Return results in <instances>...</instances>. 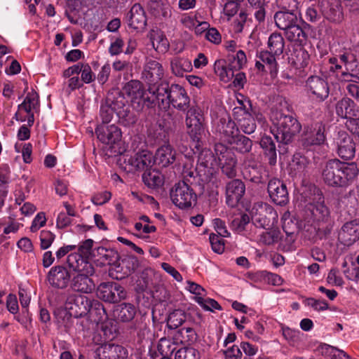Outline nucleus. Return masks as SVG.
<instances>
[{
  "instance_id": "bf43d9fd",
  "label": "nucleus",
  "mask_w": 359,
  "mask_h": 359,
  "mask_svg": "<svg viewBox=\"0 0 359 359\" xmlns=\"http://www.w3.org/2000/svg\"><path fill=\"white\" fill-rule=\"evenodd\" d=\"M247 63V57L245 52L242 50H239L236 52L233 56V60L231 65L236 70L243 68Z\"/></svg>"
},
{
  "instance_id": "4c0bfd02",
  "label": "nucleus",
  "mask_w": 359,
  "mask_h": 359,
  "mask_svg": "<svg viewBox=\"0 0 359 359\" xmlns=\"http://www.w3.org/2000/svg\"><path fill=\"white\" fill-rule=\"evenodd\" d=\"M172 73L177 76H182L184 73L189 72L193 69L191 60L184 57H175L170 61Z\"/></svg>"
},
{
  "instance_id": "cd10ccee",
  "label": "nucleus",
  "mask_w": 359,
  "mask_h": 359,
  "mask_svg": "<svg viewBox=\"0 0 359 359\" xmlns=\"http://www.w3.org/2000/svg\"><path fill=\"white\" fill-rule=\"evenodd\" d=\"M220 123L217 126V130L221 134L222 137L229 144L235 141L239 134V129L234 121L228 118H222Z\"/></svg>"
},
{
  "instance_id": "13d9d810",
  "label": "nucleus",
  "mask_w": 359,
  "mask_h": 359,
  "mask_svg": "<svg viewBox=\"0 0 359 359\" xmlns=\"http://www.w3.org/2000/svg\"><path fill=\"white\" fill-rule=\"evenodd\" d=\"M210 243L212 250L218 254H222L224 250V241L217 235L211 233L209 236Z\"/></svg>"
},
{
  "instance_id": "a18cd8bd",
  "label": "nucleus",
  "mask_w": 359,
  "mask_h": 359,
  "mask_svg": "<svg viewBox=\"0 0 359 359\" xmlns=\"http://www.w3.org/2000/svg\"><path fill=\"white\" fill-rule=\"evenodd\" d=\"M256 280H264L269 284L279 286L283 284V278L278 274L268 272L266 271H258L255 273Z\"/></svg>"
},
{
  "instance_id": "4d7b16f0",
  "label": "nucleus",
  "mask_w": 359,
  "mask_h": 359,
  "mask_svg": "<svg viewBox=\"0 0 359 359\" xmlns=\"http://www.w3.org/2000/svg\"><path fill=\"white\" fill-rule=\"evenodd\" d=\"M186 289L191 293L195 294V300L197 302L198 296L205 297L206 295L205 290L200 285L191 280L187 281Z\"/></svg>"
},
{
  "instance_id": "7c9ffc66",
  "label": "nucleus",
  "mask_w": 359,
  "mask_h": 359,
  "mask_svg": "<svg viewBox=\"0 0 359 359\" xmlns=\"http://www.w3.org/2000/svg\"><path fill=\"white\" fill-rule=\"evenodd\" d=\"M93 274L78 273L72 280V287L74 290L82 293H90L95 289V284L89 278Z\"/></svg>"
},
{
  "instance_id": "a211bd4d",
  "label": "nucleus",
  "mask_w": 359,
  "mask_h": 359,
  "mask_svg": "<svg viewBox=\"0 0 359 359\" xmlns=\"http://www.w3.org/2000/svg\"><path fill=\"white\" fill-rule=\"evenodd\" d=\"M163 74V68L158 61L154 60L147 61L142 72V78L149 86H158V83L162 79Z\"/></svg>"
},
{
  "instance_id": "5fc2aeb1",
  "label": "nucleus",
  "mask_w": 359,
  "mask_h": 359,
  "mask_svg": "<svg viewBox=\"0 0 359 359\" xmlns=\"http://www.w3.org/2000/svg\"><path fill=\"white\" fill-rule=\"evenodd\" d=\"M309 163L308 159L299 154H296L293 156L292 168L298 173L303 172Z\"/></svg>"
},
{
  "instance_id": "e433bc0d",
  "label": "nucleus",
  "mask_w": 359,
  "mask_h": 359,
  "mask_svg": "<svg viewBox=\"0 0 359 359\" xmlns=\"http://www.w3.org/2000/svg\"><path fill=\"white\" fill-rule=\"evenodd\" d=\"M120 118H123L129 116L128 113H129L128 108L123 109V110H116L115 109V104H114V107L104 104H102L100 108V118L102 119V123L107 125V123H109L114 117V112Z\"/></svg>"
},
{
  "instance_id": "f3484780",
  "label": "nucleus",
  "mask_w": 359,
  "mask_h": 359,
  "mask_svg": "<svg viewBox=\"0 0 359 359\" xmlns=\"http://www.w3.org/2000/svg\"><path fill=\"white\" fill-rule=\"evenodd\" d=\"M271 201L279 205H284L289 201V195L285 183L278 178L269 180L267 187Z\"/></svg>"
},
{
  "instance_id": "8fccbe9b",
  "label": "nucleus",
  "mask_w": 359,
  "mask_h": 359,
  "mask_svg": "<svg viewBox=\"0 0 359 359\" xmlns=\"http://www.w3.org/2000/svg\"><path fill=\"white\" fill-rule=\"evenodd\" d=\"M176 344L170 339L162 337L157 344V350L161 355H171L175 349Z\"/></svg>"
},
{
  "instance_id": "c756f323",
  "label": "nucleus",
  "mask_w": 359,
  "mask_h": 359,
  "mask_svg": "<svg viewBox=\"0 0 359 359\" xmlns=\"http://www.w3.org/2000/svg\"><path fill=\"white\" fill-rule=\"evenodd\" d=\"M294 8H285L287 11H280L275 14V23L279 29L285 31L294 23L299 22L297 15L294 13Z\"/></svg>"
},
{
  "instance_id": "6ab92c4d",
  "label": "nucleus",
  "mask_w": 359,
  "mask_h": 359,
  "mask_svg": "<svg viewBox=\"0 0 359 359\" xmlns=\"http://www.w3.org/2000/svg\"><path fill=\"white\" fill-rule=\"evenodd\" d=\"M70 274L67 269L61 265L53 266L48 273L47 280L55 288L64 289L67 287Z\"/></svg>"
},
{
  "instance_id": "423d86ee",
  "label": "nucleus",
  "mask_w": 359,
  "mask_h": 359,
  "mask_svg": "<svg viewBox=\"0 0 359 359\" xmlns=\"http://www.w3.org/2000/svg\"><path fill=\"white\" fill-rule=\"evenodd\" d=\"M157 95L156 101H161L164 109L171 103L175 108L185 111L189 104V97L186 90L177 84L171 85L170 88L166 84H161L157 88Z\"/></svg>"
},
{
  "instance_id": "de8ad7c7",
  "label": "nucleus",
  "mask_w": 359,
  "mask_h": 359,
  "mask_svg": "<svg viewBox=\"0 0 359 359\" xmlns=\"http://www.w3.org/2000/svg\"><path fill=\"white\" fill-rule=\"evenodd\" d=\"M186 316L184 312L182 310H175L170 313L167 325L170 329H176L185 321Z\"/></svg>"
},
{
  "instance_id": "f257e3e1",
  "label": "nucleus",
  "mask_w": 359,
  "mask_h": 359,
  "mask_svg": "<svg viewBox=\"0 0 359 359\" xmlns=\"http://www.w3.org/2000/svg\"><path fill=\"white\" fill-rule=\"evenodd\" d=\"M282 108H273L270 114L271 132L278 142L287 144L301 130V124Z\"/></svg>"
},
{
  "instance_id": "864d4df0",
  "label": "nucleus",
  "mask_w": 359,
  "mask_h": 359,
  "mask_svg": "<svg viewBox=\"0 0 359 359\" xmlns=\"http://www.w3.org/2000/svg\"><path fill=\"white\" fill-rule=\"evenodd\" d=\"M55 239V235L48 230H42L39 234L40 248L41 250L49 248Z\"/></svg>"
},
{
  "instance_id": "c85d7f7f",
  "label": "nucleus",
  "mask_w": 359,
  "mask_h": 359,
  "mask_svg": "<svg viewBox=\"0 0 359 359\" xmlns=\"http://www.w3.org/2000/svg\"><path fill=\"white\" fill-rule=\"evenodd\" d=\"M39 104L38 95L36 92L28 93L24 102L19 105V114L28 113V126L30 127L34 122L33 110L36 109Z\"/></svg>"
},
{
  "instance_id": "37998d69",
  "label": "nucleus",
  "mask_w": 359,
  "mask_h": 359,
  "mask_svg": "<svg viewBox=\"0 0 359 359\" xmlns=\"http://www.w3.org/2000/svg\"><path fill=\"white\" fill-rule=\"evenodd\" d=\"M320 353L328 359H351L344 351L337 349L328 344H323L319 346Z\"/></svg>"
},
{
  "instance_id": "4be33fe9",
  "label": "nucleus",
  "mask_w": 359,
  "mask_h": 359,
  "mask_svg": "<svg viewBox=\"0 0 359 359\" xmlns=\"http://www.w3.org/2000/svg\"><path fill=\"white\" fill-rule=\"evenodd\" d=\"M245 191V187L240 180L229 182L226 188V203L230 207L236 206Z\"/></svg>"
},
{
  "instance_id": "603ef678",
  "label": "nucleus",
  "mask_w": 359,
  "mask_h": 359,
  "mask_svg": "<svg viewBox=\"0 0 359 359\" xmlns=\"http://www.w3.org/2000/svg\"><path fill=\"white\" fill-rule=\"evenodd\" d=\"M175 359H201L198 350L193 347H183L175 353Z\"/></svg>"
},
{
  "instance_id": "58836bf2",
  "label": "nucleus",
  "mask_w": 359,
  "mask_h": 359,
  "mask_svg": "<svg viewBox=\"0 0 359 359\" xmlns=\"http://www.w3.org/2000/svg\"><path fill=\"white\" fill-rule=\"evenodd\" d=\"M260 146L268 156L269 164L274 165L276 163L277 154L276 144L272 138L268 135H263L260 140Z\"/></svg>"
},
{
  "instance_id": "69168bd1",
  "label": "nucleus",
  "mask_w": 359,
  "mask_h": 359,
  "mask_svg": "<svg viewBox=\"0 0 359 359\" xmlns=\"http://www.w3.org/2000/svg\"><path fill=\"white\" fill-rule=\"evenodd\" d=\"M205 39L214 44H219L222 42V36L215 27H210L205 34Z\"/></svg>"
},
{
  "instance_id": "680f3d73",
  "label": "nucleus",
  "mask_w": 359,
  "mask_h": 359,
  "mask_svg": "<svg viewBox=\"0 0 359 359\" xmlns=\"http://www.w3.org/2000/svg\"><path fill=\"white\" fill-rule=\"evenodd\" d=\"M225 359H241L242 358V352L241 346L234 344L226 347L224 351Z\"/></svg>"
},
{
  "instance_id": "6e6552de",
  "label": "nucleus",
  "mask_w": 359,
  "mask_h": 359,
  "mask_svg": "<svg viewBox=\"0 0 359 359\" xmlns=\"http://www.w3.org/2000/svg\"><path fill=\"white\" fill-rule=\"evenodd\" d=\"M121 168L127 172L151 168L154 164V156L147 149H142L131 154H125L119 158Z\"/></svg>"
},
{
  "instance_id": "0eeeda50",
  "label": "nucleus",
  "mask_w": 359,
  "mask_h": 359,
  "mask_svg": "<svg viewBox=\"0 0 359 359\" xmlns=\"http://www.w3.org/2000/svg\"><path fill=\"white\" fill-rule=\"evenodd\" d=\"M250 102L247 100L237 98V104L233 109V116L237 121L241 130L246 134L250 135L256 129L255 118L260 124L265 123V118L262 114H255V117L249 112Z\"/></svg>"
},
{
  "instance_id": "72a5a7b5",
  "label": "nucleus",
  "mask_w": 359,
  "mask_h": 359,
  "mask_svg": "<svg viewBox=\"0 0 359 359\" xmlns=\"http://www.w3.org/2000/svg\"><path fill=\"white\" fill-rule=\"evenodd\" d=\"M197 338L198 336L196 331L190 327H181L172 334V340L177 344H192L196 341Z\"/></svg>"
},
{
  "instance_id": "39448f33",
  "label": "nucleus",
  "mask_w": 359,
  "mask_h": 359,
  "mask_svg": "<svg viewBox=\"0 0 359 359\" xmlns=\"http://www.w3.org/2000/svg\"><path fill=\"white\" fill-rule=\"evenodd\" d=\"M158 86H150L146 91L141 82L132 80L123 88V92L130 99L133 107L137 111L144 106L151 107L156 101Z\"/></svg>"
},
{
  "instance_id": "338daca9",
  "label": "nucleus",
  "mask_w": 359,
  "mask_h": 359,
  "mask_svg": "<svg viewBox=\"0 0 359 359\" xmlns=\"http://www.w3.org/2000/svg\"><path fill=\"white\" fill-rule=\"evenodd\" d=\"M46 222V217L45 213L43 212H39L34 218L30 230L32 232H36L41 227L43 226Z\"/></svg>"
},
{
  "instance_id": "6e6d98bb",
  "label": "nucleus",
  "mask_w": 359,
  "mask_h": 359,
  "mask_svg": "<svg viewBox=\"0 0 359 359\" xmlns=\"http://www.w3.org/2000/svg\"><path fill=\"white\" fill-rule=\"evenodd\" d=\"M205 297L198 296L197 297V303L206 311H213L214 310H221L222 307L213 299L204 298Z\"/></svg>"
},
{
  "instance_id": "aec40b11",
  "label": "nucleus",
  "mask_w": 359,
  "mask_h": 359,
  "mask_svg": "<svg viewBox=\"0 0 359 359\" xmlns=\"http://www.w3.org/2000/svg\"><path fill=\"white\" fill-rule=\"evenodd\" d=\"M306 89L310 96L318 101L328 97L329 88L327 83L319 76H310L306 81Z\"/></svg>"
},
{
  "instance_id": "a19ab883",
  "label": "nucleus",
  "mask_w": 359,
  "mask_h": 359,
  "mask_svg": "<svg viewBox=\"0 0 359 359\" xmlns=\"http://www.w3.org/2000/svg\"><path fill=\"white\" fill-rule=\"evenodd\" d=\"M144 183L149 188H157L163 184V175L157 170L146 171L142 175Z\"/></svg>"
},
{
  "instance_id": "a878e982",
  "label": "nucleus",
  "mask_w": 359,
  "mask_h": 359,
  "mask_svg": "<svg viewBox=\"0 0 359 359\" xmlns=\"http://www.w3.org/2000/svg\"><path fill=\"white\" fill-rule=\"evenodd\" d=\"M154 156V163L162 167L172 164L176 158V151L168 143H165L158 147Z\"/></svg>"
},
{
  "instance_id": "4468645a",
  "label": "nucleus",
  "mask_w": 359,
  "mask_h": 359,
  "mask_svg": "<svg viewBox=\"0 0 359 359\" xmlns=\"http://www.w3.org/2000/svg\"><path fill=\"white\" fill-rule=\"evenodd\" d=\"M185 123L187 133L191 141L194 143H198L201 140L204 129L202 117L197 108L193 107L188 109Z\"/></svg>"
},
{
  "instance_id": "1a4fd4ad",
  "label": "nucleus",
  "mask_w": 359,
  "mask_h": 359,
  "mask_svg": "<svg viewBox=\"0 0 359 359\" xmlns=\"http://www.w3.org/2000/svg\"><path fill=\"white\" fill-rule=\"evenodd\" d=\"M97 138L103 144L109 147L108 156H116L121 154L123 149L120 147L121 142L122 133L121 129L116 125L98 126L95 130Z\"/></svg>"
},
{
  "instance_id": "ddd939ff",
  "label": "nucleus",
  "mask_w": 359,
  "mask_h": 359,
  "mask_svg": "<svg viewBox=\"0 0 359 359\" xmlns=\"http://www.w3.org/2000/svg\"><path fill=\"white\" fill-rule=\"evenodd\" d=\"M99 299L109 303H116L127 297L125 288L117 283H102L97 289Z\"/></svg>"
},
{
  "instance_id": "f03ea898",
  "label": "nucleus",
  "mask_w": 359,
  "mask_h": 359,
  "mask_svg": "<svg viewBox=\"0 0 359 359\" xmlns=\"http://www.w3.org/2000/svg\"><path fill=\"white\" fill-rule=\"evenodd\" d=\"M359 170L354 163L329 161L322 170L323 181L332 187H346L358 176Z\"/></svg>"
},
{
  "instance_id": "ea45409f",
  "label": "nucleus",
  "mask_w": 359,
  "mask_h": 359,
  "mask_svg": "<svg viewBox=\"0 0 359 359\" xmlns=\"http://www.w3.org/2000/svg\"><path fill=\"white\" fill-rule=\"evenodd\" d=\"M286 38L292 42L302 44L306 41V34L299 25V22L294 23L290 28L285 30Z\"/></svg>"
},
{
  "instance_id": "0e129e2a",
  "label": "nucleus",
  "mask_w": 359,
  "mask_h": 359,
  "mask_svg": "<svg viewBox=\"0 0 359 359\" xmlns=\"http://www.w3.org/2000/svg\"><path fill=\"white\" fill-rule=\"evenodd\" d=\"M238 9V1L228 0L224 6L223 13L227 17V20H229L237 13Z\"/></svg>"
},
{
  "instance_id": "9d476101",
  "label": "nucleus",
  "mask_w": 359,
  "mask_h": 359,
  "mask_svg": "<svg viewBox=\"0 0 359 359\" xmlns=\"http://www.w3.org/2000/svg\"><path fill=\"white\" fill-rule=\"evenodd\" d=\"M172 203L180 209L191 207L196 201V194L184 181L175 184L170 193Z\"/></svg>"
},
{
  "instance_id": "b1692460",
  "label": "nucleus",
  "mask_w": 359,
  "mask_h": 359,
  "mask_svg": "<svg viewBox=\"0 0 359 359\" xmlns=\"http://www.w3.org/2000/svg\"><path fill=\"white\" fill-rule=\"evenodd\" d=\"M339 239L346 245H351L359 239V219L344 224L339 233Z\"/></svg>"
},
{
  "instance_id": "bb28decb",
  "label": "nucleus",
  "mask_w": 359,
  "mask_h": 359,
  "mask_svg": "<svg viewBox=\"0 0 359 359\" xmlns=\"http://www.w3.org/2000/svg\"><path fill=\"white\" fill-rule=\"evenodd\" d=\"M129 27L135 30L143 29L147 24L144 9L140 4L132 6L127 16Z\"/></svg>"
},
{
  "instance_id": "e2e57ef3",
  "label": "nucleus",
  "mask_w": 359,
  "mask_h": 359,
  "mask_svg": "<svg viewBox=\"0 0 359 359\" xmlns=\"http://www.w3.org/2000/svg\"><path fill=\"white\" fill-rule=\"evenodd\" d=\"M240 346L245 355L244 359H251L258 352V347L257 346L252 345L247 341H242Z\"/></svg>"
},
{
  "instance_id": "473e14b6",
  "label": "nucleus",
  "mask_w": 359,
  "mask_h": 359,
  "mask_svg": "<svg viewBox=\"0 0 359 359\" xmlns=\"http://www.w3.org/2000/svg\"><path fill=\"white\" fill-rule=\"evenodd\" d=\"M114 316L121 322H130L136 315V307L130 303H121L115 306Z\"/></svg>"
},
{
  "instance_id": "5701e85b",
  "label": "nucleus",
  "mask_w": 359,
  "mask_h": 359,
  "mask_svg": "<svg viewBox=\"0 0 359 359\" xmlns=\"http://www.w3.org/2000/svg\"><path fill=\"white\" fill-rule=\"evenodd\" d=\"M67 264L70 269L78 273L93 274L95 273L92 264L83 258L80 253L74 252L69 255Z\"/></svg>"
},
{
  "instance_id": "79ce46f5",
  "label": "nucleus",
  "mask_w": 359,
  "mask_h": 359,
  "mask_svg": "<svg viewBox=\"0 0 359 359\" xmlns=\"http://www.w3.org/2000/svg\"><path fill=\"white\" fill-rule=\"evenodd\" d=\"M267 46L271 53L280 55L283 53L285 47V41L280 34L273 33L268 39Z\"/></svg>"
},
{
  "instance_id": "09e8293b",
  "label": "nucleus",
  "mask_w": 359,
  "mask_h": 359,
  "mask_svg": "<svg viewBox=\"0 0 359 359\" xmlns=\"http://www.w3.org/2000/svg\"><path fill=\"white\" fill-rule=\"evenodd\" d=\"M230 144H233V147L239 151L240 153L245 154L249 152L252 146V142L250 138L239 135L236 138H235V141Z\"/></svg>"
},
{
  "instance_id": "052dcab7",
  "label": "nucleus",
  "mask_w": 359,
  "mask_h": 359,
  "mask_svg": "<svg viewBox=\"0 0 359 359\" xmlns=\"http://www.w3.org/2000/svg\"><path fill=\"white\" fill-rule=\"evenodd\" d=\"M81 68V80L85 83H90L95 79V75L93 72L91 67L88 64H80Z\"/></svg>"
},
{
  "instance_id": "dca6fc26",
  "label": "nucleus",
  "mask_w": 359,
  "mask_h": 359,
  "mask_svg": "<svg viewBox=\"0 0 359 359\" xmlns=\"http://www.w3.org/2000/svg\"><path fill=\"white\" fill-rule=\"evenodd\" d=\"M337 153L341 158L351 159L355 153V145L351 136L346 131H339L334 138Z\"/></svg>"
},
{
  "instance_id": "f704fd0d",
  "label": "nucleus",
  "mask_w": 359,
  "mask_h": 359,
  "mask_svg": "<svg viewBox=\"0 0 359 359\" xmlns=\"http://www.w3.org/2000/svg\"><path fill=\"white\" fill-rule=\"evenodd\" d=\"M234 70L231 65H227L224 60H217L214 64V71L224 83H229L234 77Z\"/></svg>"
},
{
  "instance_id": "f8f14e48",
  "label": "nucleus",
  "mask_w": 359,
  "mask_h": 359,
  "mask_svg": "<svg viewBox=\"0 0 359 359\" xmlns=\"http://www.w3.org/2000/svg\"><path fill=\"white\" fill-rule=\"evenodd\" d=\"M306 213L313 222H323L327 220L330 212L324 204L323 195L317 190L306 206Z\"/></svg>"
},
{
  "instance_id": "c03bdc74",
  "label": "nucleus",
  "mask_w": 359,
  "mask_h": 359,
  "mask_svg": "<svg viewBox=\"0 0 359 359\" xmlns=\"http://www.w3.org/2000/svg\"><path fill=\"white\" fill-rule=\"evenodd\" d=\"M354 102L348 97H344L336 105V112L341 118H348L352 116V107Z\"/></svg>"
},
{
  "instance_id": "774afa93",
  "label": "nucleus",
  "mask_w": 359,
  "mask_h": 359,
  "mask_svg": "<svg viewBox=\"0 0 359 359\" xmlns=\"http://www.w3.org/2000/svg\"><path fill=\"white\" fill-rule=\"evenodd\" d=\"M111 194L109 191H104L94 195L91 198V201L96 205H102L107 203L111 199Z\"/></svg>"
},
{
  "instance_id": "49530a36",
  "label": "nucleus",
  "mask_w": 359,
  "mask_h": 359,
  "mask_svg": "<svg viewBox=\"0 0 359 359\" xmlns=\"http://www.w3.org/2000/svg\"><path fill=\"white\" fill-rule=\"evenodd\" d=\"M283 336L291 346L297 345L302 339V334L298 330L291 329L289 327L282 325Z\"/></svg>"
},
{
  "instance_id": "412c9836",
  "label": "nucleus",
  "mask_w": 359,
  "mask_h": 359,
  "mask_svg": "<svg viewBox=\"0 0 359 359\" xmlns=\"http://www.w3.org/2000/svg\"><path fill=\"white\" fill-rule=\"evenodd\" d=\"M275 56L267 50L260 51L257 55L256 68L261 72L269 71L271 76L275 77L278 72V63Z\"/></svg>"
},
{
  "instance_id": "20e7f679",
  "label": "nucleus",
  "mask_w": 359,
  "mask_h": 359,
  "mask_svg": "<svg viewBox=\"0 0 359 359\" xmlns=\"http://www.w3.org/2000/svg\"><path fill=\"white\" fill-rule=\"evenodd\" d=\"M65 309L71 316L79 318L86 316L90 313V317L93 313H97L100 317L94 318L93 320L100 323L106 318V312L103 306L98 302H92L88 297L78 294H69L65 304Z\"/></svg>"
},
{
  "instance_id": "9b49d317",
  "label": "nucleus",
  "mask_w": 359,
  "mask_h": 359,
  "mask_svg": "<svg viewBox=\"0 0 359 359\" xmlns=\"http://www.w3.org/2000/svg\"><path fill=\"white\" fill-rule=\"evenodd\" d=\"M249 212L252 221L259 227L268 228L277 217V212L273 208L265 203H255L250 209Z\"/></svg>"
},
{
  "instance_id": "393cba45",
  "label": "nucleus",
  "mask_w": 359,
  "mask_h": 359,
  "mask_svg": "<svg viewBox=\"0 0 359 359\" xmlns=\"http://www.w3.org/2000/svg\"><path fill=\"white\" fill-rule=\"evenodd\" d=\"M98 356L100 359H126L128 351L118 344H105L98 349Z\"/></svg>"
},
{
  "instance_id": "2eb2a0df",
  "label": "nucleus",
  "mask_w": 359,
  "mask_h": 359,
  "mask_svg": "<svg viewBox=\"0 0 359 359\" xmlns=\"http://www.w3.org/2000/svg\"><path fill=\"white\" fill-rule=\"evenodd\" d=\"M302 141L306 147L323 144L325 141V126L322 123L317 122L305 126Z\"/></svg>"
},
{
  "instance_id": "7ed1b4c3",
  "label": "nucleus",
  "mask_w": 359,
  "mask_h": 359,
  "mask_svg": "<svg viewBox=\"0 0 359 359\" xmlns=\"http://www.w3.org/2000/svg\"><path fill=\"white\" fill-rule=\"evenodd\" d=\"M215 155L211 151L204 149L198 157V163L206 168H213L216 165L222 166V172L231 177L236 174V160L233 152L223 144H216Z\"/></svg>"
},
{
  "instance_id": "2f4dec72",
  "label": "nucleus",
  "mask_w": 359,
  "mask_h": 359,
  "mask_svg": "<svg viewBox=\"0 0 359 359\" xmlns=\"http://www.w3.org/2000/svg\"><path fill=\"white\" fill-rule=\"evenodd\" d=\"M91 255L102 264H113L118 257L116 250L102 246L93 249Z\"/></svg>"
},
{
  "instance_id": "c9c22d12",
  "label": "nucleus",
  "mask_w": 359,
  "mask_h": 359,
  "mask_svg": "<svg viewBox=\"0 0 359 359\" xmlns=\"http://www.w3.org/2000/svg\"><path fill=\"white\" fill-rule=\"evenodd\" d=\"M149 39L153 48L158 53H165L170 47V43L165 34L160 30H151Z\"/></svg>"
},
{
  "instance_id": "3c124183",
  "label": "nucleus",
  "mask_w": 359,
  "mask_h": 359,
  "mask_svg": "<svg viewBox=\"0 0 359 359\" xmlns=\"http://www.w3.org/2000/svg\"><path fill=\"white\" fill-rule=\"evenodd\" d=\"M201 15L198 12H191L183 14L180 18V22L189 29H193L199 23Z\"/></svg>"
}]
</instances>
